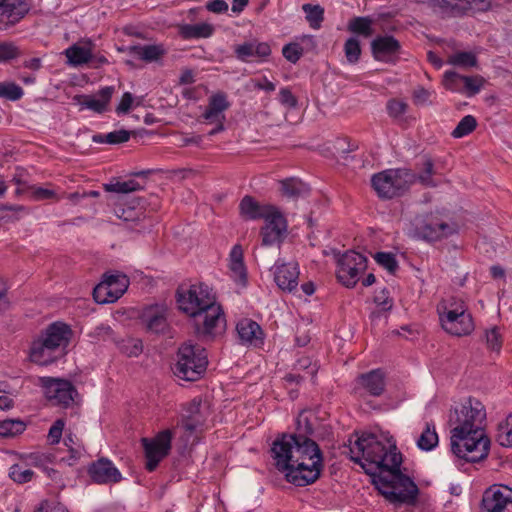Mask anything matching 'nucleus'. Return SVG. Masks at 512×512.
<instances>
[{"instance_id":"nucleus-50","label":"nucleus","mask_w":512,"mask_h":512,"mask_svg":"<svg viewBox=\"0 0 512 512\" xmlns=\"http://www.w3.org/2000/svg\"><path fill=\"white\" fill-rule=\"evenodd\" d=\"M169 450H144L145 468L154 471L158 464L168 456Z\"/></svg>"},{"instance_id":"nucleus-36","label":"nucleus","mask_w":512,"mask_h":512,"mask_svg":"<svg viewBox=\"0 0 512 512\" xmlns=\"http://www.w3.org/2000/svg\"><path fill=\"white\" fill-rule=\"evenodd\" d=\"M181 437V432H175L174 430L165 429L160 431L154 438H141L142 448H171V440L173 435Z\"/></svg>"},{"instance_id":"nucleus-42","label":"nucleus","mask_w":512,"mask_h":512,"mask_svg":"<svg viewBox=\"0 0 512 512\" xmlns=\"http://www.w3.org/2000/svg\"><path fill=\"white\" fill-rule=\"evenodd\" d=\"M302 10L306 14V20L313 29H319L324 21V8L320 5L303 4Z\"/></svg>"},{"instance_id":"nucleus-46","label":"nucleus","mask_w":512,"mask_h":512,"mask_svg":"<svg viewBox=\"0 0 512 512\" xmlns=\"http://www.w3.org/2000/svg\"><path fill=\"white\" fill-rule=\"evenodd\" d=\"M477 127V120L472 115L464 116L457 124L451 135L454 138H462L472 133Z\"/></svg>"},{"instance_id":"nucleus-13","label":"nucleus","mask_w":512,"mask_h":512,"mask_svg":"<svg viewBox=\"0 0 512 512\" xmlns=\"http://www.w3.org/2000/svg\"><path fill=\"white\" fill-rule=\"evenodd\" d=\"M200 400H192L187 407V415L175 428V432H181V440L185 447L195 446L198 444L201 426L203 424V417L200 415Z\"/></svg>"},{"instance_id":"nucleus-27","label":"nucleus","mask_w":512,"mask_h":512,"mask_svg":"<svg viewBox=\"0 0 512 512\" xmlns=\"http://www.w3.org/2000/svg\"><path fill=\"white\" fill-rule=\"evenodd\" d=\"M234 52L240 61L250 62L253 59H266L271 54V48L266 42L250 41L237 45Z\"/></svg>"},{"instance_id":"nucleus-1","label":"nucleus","mask_w":512,"mask_h":512,"mask_svg":"<svg viewBox=\"0 0 512 512\" xmlns=\"http://www.w3.org/2000/svg\"><path fill=\"white\" fill-rule=\"evenodd\" d=\"M346 450L345 455L359 464L371 477V483L380 495L394 505H415L419 488L408 475L401 471L403 456L400 450Z\"/></svg>"},{"instance_id":"nucleus-43","label":"nucleus","mask_w":512,"mask_h":512,"mask_svg":"<svg viewBox=\"0 0 512 512\" xmlns=\"http://www.w3.org/2000/svg\"><path fill=\"white\" fill-rule=\"evenodd\" d=\"M131 132L125 129L115 130L107 134H97L93 136V141L96 143L107 144H121L130 139Z\"/></svg>"},{"instance_id":"nucleus-34","label":"nucleus","mask_w":512,"mask_h":512,"mask_svg":"<svg viewBox=\"0 0 512 512\" xmlns=\"http://www.w3.org/2000/svg\"><path fill=\"white\" fill-rule=\"evenodd\" d=\"M213 33L214 27L209 23L184 24L179 27V34L184 39L209 38Z\"/></svg>"},{"instance_id":"nucleus-59","label":"nucleus","mask_w":512,"mask_h":512,"mask_svg":"<svg viewBox=\"0 0 512 512\" xmlns=\"http://www.w3.org/2000/svg\"><path fill=\"white\" fill-rule=\"evenodd\" d=\"M486 342L487 346L493 351H499L502 346L501 334L497 327H493L492 329L486 332Z\"/></svg>"},{"instance_id":"nucleus-6","label":"nucleus","mask_w":512,"mask_h":512,"mask_svg":"<svg viewBox=\"0 0 512 512\" xmlns=\"http://www.w3.org/2000/svg\"><path fill=\"white\" fill-rule=\"evenodd\" d=\"M415 182L416 173L408 168L386 169L371 178V185L377 196L384 200L405 195Z\"/></svg>"},{"instance_id":"nucleus-30","label":"nucleus","mask_w":512,"mask_h":512,"mask_svg":"<svg viewBox=\"0 0 512 512\" xmlns=\"http://www.w3.org/2000/svg\"><path fill=\"white\" fill-rule=\"evenodd\" d=\"M359 384L372 396H380L385 389V374L381 369H374L358 377Z\"/></svg>"},{"instance_id":"nucleus-20","label":"nucleus","mask_w":512,"mask_h":512,"mask_svg":"<svg viewBox=\"0 0 512 512\" xmlns=\"http://www.w3.org/2000/svg\"><path fill=\"white\" fill-rule=\"evenodd\" d=\"M168 308L164 304H154L143 308L140 319L149 332L160 334L168 329Z\"/></svg>"},{"instance_id":"nucleus-41","label":"nucleus","mask_w":512,"mask_h":512,"mask_svg":"<svg viewBox=\"0 0 512 512\" xmlns=\"http://www.w3.org/2000/svg\"><path fill=\"white\" fill-rule=\"evenodd\" d=\"M461 310L468 311L467 304L461 298L453 296L443 299L437 305L438 316L460 313Z\"/></svg>"},{"instance_id":"nucleus-39","label":"nucleus","mask_w":512,"mask_h":512,"mask_svg":"<svg viewBox=\"0 0 512 512\" xmlns=\"http://www.w3.org/2000/svg\"><path fill=\"white\" fill-rule=\"evenodd\" d=\"M496 441L503 448L512 447V412L497 426Z\"/></svg>"},{"instance_id":"nucleus-32","label":"nucleus","mask_w":512,"mask_h":512,"mask_svg":"<svg viewBox=\"0 0 512 512\" xmlns=\"http://www.w3.org/2000/svg\"><path fill=\"white\" fill-rule=\"evenodd\" d=\"M130 54L147 63L158 61L166 54L162 44L134 45L129 48Z\"/></svg>"},{"instance_id":"nucleus-12","label":"nucleus","mask_w":512,"mask_h":512,"mask_svg":"<svg viewBox=\"0 0 512 512\" xmlns=\"http://www.w3.org/2000/svg\"><path fill=\"white\" fill-rule=\"evenodd\" d=\"M129 279L121 273L104 274L103 280L93 289V298L99 304L117 301L127 290Z\"/></svg>"},{"instance_id":"nucleus-7","label":"nucleus","mask_w":512,"mask_h":512,"mask_svg":"<svg viewBox=\"0 0 512 512\" xmlns=\"http://www.w3.org/2000/svg\"><path fill=\"white\" fill-rule=\"evenodd\" d=\"M208 365L206 350L199 345L185 343L178 348L177 361L172 368L174 375L185 381H197Z\"/></svg>"},{"instance_id":"nucleus-2","label":"nucleus","mask_w":512,"mask_h":512,"mask_svg":"<svg viewBox=\"0 0 512 512\" xmlns=\"http://www.w3.org/2000/svg\"><path fill=\"white\" fill-rule=\"evenodd\" d=\"M179 309L191 317L195 335L208 342L222 336L226 330L224 311L216 296L205 283L192 284L186 291H177Z\"/></svg>"},{"instance_id":"nucleus-25","label":"nucleus","mask_w":512,"mask_h":512,"mask_svg":"<svg viewBox=\"0 0 512 512\" xmlns=\"http://www.w3.org/2000/svg\"><path fill=\"white\" fill-rule=\"evenodd\" d=\"M30 5L26 0H8L0 13V29L6 30L18 23L29 12Z\"/></svg>"},{"instance_id":"nucleus-52","label":"nucleus","mask_w":512,"mask_h":512,"mask_svg":"<svg viewBox=\"0 0 512 512\" xmlns=\"http://www.w3.org/2000/svg\"><path fill=\"white\" fill-rule=\"evenodd\" d=\"M23 96L22 88L12 82H0V97L16 101Z\"/></svg>"},{"instance_id":"nucleus-31","label":"nucleus","mask_w":512,"mask_h":512,"mask_svg":"<svg viewBox=\"0 0 512 512\" xmlns=\"http://www.w3.org/2000/svg\"><path fill=\"white\" fill-rule=\"evenodd\" d=\"M229 259L231 277L234 281L245 285L247 282V271L243 260V249L240 245H235L232 248Z\"/></svg>"},{"instance_id":"nucleus-62","label":"nucleus","mask_w":512,"mask_h":512,"mask_svg":"<svg viewBox=\"0 0 512 512\" xmlns=\"http://www.w3.org/2000/svg\"><path fill=\"white\" fill-rule=\"evenodd\" d=\"M279 101L281 102V104L289 108H296L298 104L297 98L292 94L289 88L280 89Z\"/></svg>"},{"instance_id":"nucleus-17","label":"nucleus","mask_w":512,"mask_h":512,"mask_svg":"<svg viewBox=\"0 0 512 512\" xmlns=\"http://www.w3.org/2000/svg\"><path fill=\"white\" fill-rule=\"evenodd\" d=\"M371 52L377 61L396 63L401 53V44L394 36H377L371 42Z\"/></svg>"},{"instance_id":"nucleus-33","label":"nucleus","mask_w":512,"mask_h":512,"mask_svg":"<svg viewBox=\"0 0 512 512\" xmlns=\"http://www.w3.org/2000/svg\"><path fill=\"white\" fill-rule=\"evenodd\" d=\"M230 107L227 97L224 93H217L209 98L208 106L203 113L205 120L225 119L223 112Z\"/></svg>"},{"instance_id":"nucleus-61","label":"nucleus","mask_w":512,"mask_h":512,"mask_svg":"<svg viewBox=\"0 0 512 512\" xmlns=\"http://www.w3.org/2000/svg\"><path fill=\"white\" fill-rule=\"evenodd\" d=\"M388 114L391 117H399L407 110V104L403 101L392 99L387 103Z\"/></svg>"},{"instance_id":"nucleus-9","label":"nucleus","mask_w":512,"mask_h":512,"mask_svg":"<svg viewBox=\"0 0 512 512\" xmlns=\"http://www.w3.org/2000/svg\"><path fill=\"white\" fill-rule=\"evenodd\" d=\"M366 269L367 258L354 250H349L339 257L336 276L340 283L347 288H352Z\"/></svg>"},{"instance_id":"nucleus-48","label":"nucleus","mask_w":512,"mask_h":512,"mask_svg":"<svg viewBox=\"0 0 512 512\" xmlns=\"http://www.w3.org/2000/svg\"><path fill=\"white\" fill-rule=\"evenodd\" d=\"M25 424L20 420H4L0 423V437H14L25 430Z\"/></svg>"},{"instance_id":"nucleus-5","label":"nucleus","mask_w":512,"mask_h":512,"mask_svg":"<svg viewBox=\"0 0 512 512\" xmlns=\"http://www.w3.org/2000/svg\"><path fill=\"white\" fill-rule=\"evenodd\" d=\"M72 334L70 326L63 322H54L48 325L31 344V361L47 366L63 357L67 353Z\"/></svg>"},{"instance_id":"nucleus-37","label":"nucleus","mask_w":512,"mask_h":512,"mask_svg":"<svg viewBox=\"0 0 512 512\" xmlns=\"http://www.w3.org/2000/svg\"><path fill=\"white\" fill-rule=\"evenodd\" d=\"M455 456V463L463 467L467 463H478L486 459L490 450H451Z\"/></svg>"},{"instance_id":"nucleus-56","label":"nucleus","mask_w":512,"mask_h":512,"mask_svg":"<svg viewBox=\"0 0 512 512\" xmlns=\"http://www.w3.org/2000/svg\"><path fill=\"white\" fill-rule=\"evenodd\" d=\"M282 54L287 61L295 64L303 55V48L298 43H289L283 47Z\"/></svg>"},{"instance_id":"nucleus-18","label":"nucleus","mask_w":512,"mask_h":512,"mask_svg":"<svg viewBox=\"0 0 512 512\" xmlns=\"http://www.w3.org/2000/svg\"><path fill=\"white\" fill-rule=\"evenodd\" d=\"M416 232L423 240L435 242L454 234L456 226L440 221L435 217H428L416 227Z\"/></svg>"},{"instance_id":"nucleus-58","label":"nucleus","mask_w":512,"mask_h":512,"mask_svg":"<svg viewBox=\"0 0 512 512\" xmlns=\"http://www.w3.org/2000/svg\"><path fill=\"white\" fill-rule=\"evenodd\" d=\"M65 422L63 419H57L49 429L48 440L50 445H56L62 437Z\"/></svg>"},{"instance_id":"nucleus-64","label":"nucleus","mask_w":512,"mask_h":512,"mask_svg":"<svg viewBox=\"0 0 512 512\" xmlns=\"http://www.w3.org/2000/svg\"><path fill=\"white\" fill-rule=\"evenodd\" d=\"M133 103V96L130 92H125L121 98V101L119 105L116 107V112L118 114H125L127 113Z\"/></svg>"},{"instance_id":"nucleus-44","label":"nucleus","mask_w":512,"mask_h":512,"mask_svg":"<svg viewBox=\"0 0 512 512\" xmlns=\"http://www.w3.org/2000/svg\"><path fill=\"white\" fill-rule=\"evenodd\" d=\"M121 353L128 357H137L143 351V344L140 339L137 338H126L122 339L117 343Z\"/></svg>"},{"instance_id":"nucleus-53","label":"nucleus","mask_w":512,"mask_h":512,"mask_svg":"<svg viewBox=\"0 0 512 512\" xmlns=\"http://www.w3.org/2000/svg\"><path fill=\"white\" fill-rule=\"evenodd\" d=\"M344 52L348 62L354 64L358 62L361 55L360 42L356 38H349L344 44Z\"/></svg>"},{"instance_id":"nucleus-60","label":"nucleus","mask_w":512,"mask_h":512,"mask_svg":"<svg viewBox=\"0 0 512 512\" xmlns=\"http://www.w3.org/2000/svg\"><path fill=\"white\" fill-rule=\"evenodd\" d=\"M18 55L19 50L13 43H0V62L9 61Z\"/></svg>"},{"instance_id":"nucleus-51","label":"nucleus","mask_w":512,"mask_h":512,"mask_svg":"<svg viewBox=\"0 0 512 512\" xmlns=\"http://www.w3.org/2000/svg\"><path fill=\"white\" fill-rule=\"evenodd\" d=\"M104 189L107 192L130 193L141 189V186L134 180H128L123 182L104 184Z\"/></svg>"},{"instance_id":"nucleus-54","label":"nucleus","mask_w":512,"mask_h":512,"mask_svg":"<svg viewBox=\"0 0 512 512\" xmlns=\"http://www.w3.org/2000/svg\"><path fill=\"white\" fill-rule=\"evenodd\" d=\"M374 259L380 266L387 269L390 273H394L398 268L397 260L392 253L377 252L374 255Z\"/></svg>"},{"instance_id":"nucleus-55","label":"nucleus","mask_w":512,"mask_h":512,"mask_svg":"<svg viewBox=\"0 0 512 512\" xmlns=\"http://www.w3.org/2000/svg\"><path fill=\"white\" fill-rule=\"evenodd\" d=\"M9 476L16 483L22 484L32 479L33 471L30 469L23 470L20 465L14 464L10 467Z\"/></svg>"},{"instance_id":"nucleus-23","label":"nucleus","mask_w":512,"mask_h":512,"mask_svg":"<svg viewBox=\"0 0 512 512\" xmlns=\"http://www.w3.org/2000/svg\"><path fill=\"white\" fill-rule=\"evenodd\" d=\"M286 229V220L277 209L271 218L265 220V225L261 229L262 245L271 246L279 244L284 237Z\"/></svg>"},{"instance_id":"nucleus-3","label":"nucleus","mask_w":512,"mask_h":512,"mask_svg":"<svg viewBox=\"0 0 512 512\" xmlns=\"http://www.w3.org/2000/svg\"><path fill=\"white\" fill-rule=\"evenodd\" d=\"M327 418V412L319 407L302 409L296 418V431L278 434L271 448H319V442L332 435Z\"/></svg>"},{"instance_id":"nucleus-47","label":"nucleus","mask_w":512,"mask_h":512,"mask_svg":"<svg viewBox=\"0 0 512 512\" xmlns=\"http://www.w3.org/2000/svg\"><path fill=\"white\" fill-rule=\"evenodd\" d=\"M435 174L434 163L430 158H427L424 162L423 171L416 174V181L420 182L424 187L434 188L438 183L433 179Z\"/></svg>"},{"instance_id":"nucleus-49","label":"nucleus","mask_w":512,"mask_h":512,"mask_svg":"<svg viewBox=\"0 0 512 512\" xmlns=\"http://www.w3.org/2000/svg\"><path fill=\"white\" fill-rule=\"evenodd\" d=\"M448 63L459 67H475L477 58L472 52H457L449 56Z\"/></svg>"},{"instance_id":"nucleus-38","label":"nucleus","mask_w":512,"mask_h":512,"mask_svg":"<svg viewBox=\"0 0 512 512\" xmlns=\"http://www.w3.org/2000/svg\"><path fill=\"white\" fill-rule=\"evenodd\" d=\"M283 195L290 198H297L308 194L309 187L301 180L289 178L280 181Z\"/></svg>"},{"instance_id":"nucleus-21","label":"nucleus","mask_w":512,"mask_h":512,"mask_svg":"<svg viewBox=\"0 0 512 512\" xmlns=\"http://www.w3.org/2000/svg\"><path fill=\"white\" fill-rule=\"evenodd\" d=\"M88 473L92 481L97 484L118 483L122 479L120 471L107 458H100L93 462L89 466Z\"/></svg>"},{"instance_id":"nucleus-11","label":"nucleus","mask_w":512,"mask_h":512,"mask_svg":"<svg viewBox=\"0 0 512 512\" xmlns=\"http://www.w3.org/2000/svg\"><path fill=\"white\" fill-rule=\"evenodd\" d=\"M486 420L485 406L477 398L468 397L450 409L449 425L483 426Z\"/></svg>"},{"instance_id":"nucleus-22","label":"nucleus","mask_w":512,"mask_h":512,"mask_svg":"<svg viewBox=\"0 0 512 512\" xmlns=\"http://www.w3.org/2000/svg\"><path fill=\"white\" fill-rule=\"evenodd\" d=\"M299 278L298 264L294 262L276 263L274 281L284 292L292 293L297 290Z\"/></svg>"},{"instance_id":"nucleus-29","label":"nucleus","mask_w":512,"mask_h":512,"mask_svg":"<svg viewBox=\"0 0 512 512\" xmlns=\"http://www.w3.org/2000/svg\"><path fill=\"white\" fill-rule=\"evenodd\" d=\"M236 331L242 343L255 346L262 344L263 332L257 322L248 318L241 319L236 325Z\"/></svg>"},{"instance_id":"nucleus-4","label":"nucleus","mask_w":512,"mask_h":512,"mask_svg":"<svg viewBox=\"0 0 512 512\" xmlns=\"http://www.w3.org/2000/svg\"><path fill=\"white\" fill-rule=\"evenodd\" d=\"M271 457L285 480L297 487L317 481L323 467L322 450H303L298 458L293 455V450H271Z\"/></svg>"},{"instance_id":"nucleus-63","label":"nucleus","mask_w":512,"mask_h":512,"mask_svg":"<svg viewBox=\"0 0 512 512\" xmlns=\"http://www.w3.org/2000/svg\"><path fill=\"white\" fill-rule=\"evenodd\" d=\"M374 302L384 311L390 310L393 305L392 299L389 298V293L385 289L375 295Z\"/></svg>"},{"instance_id":"nucleus-28","label":"nucleus","mask_w":512,"mask_h":512,"mask_svg":"<svg viewBox=\"0 0 512 512\" xmlns=\"http://www.w3.org/2000/svg\"><path fill=\"white\" fill-rule=\"evenodd\" d=\"M114 90L115 89L113 86H106L99 90V98L80 95L76 96L74 99L77 100L81 106L87 109H90L96 113H103L107 109V106L111 100Z\"/></svg>"},{"instance_id":"nucleus-8","label":"nucleus","mask_w":512,"mask_h":512,"mask_svg":"<svg viewBox=\"0 0 512 512\" xmlns=\"http://www.w3.org/2000/svg\"><path fill=\"white\" fill-rule=\"evenodd\" d=\"M450 448H490L491 440L483 426L449 425Z\"/></svg>"},{"instance_id":"nucleus-16","label":"nucleus","mask_w":512,"mask_h":512,"mask_svg":"<svg viewBox=\"0 0 512 512\" xmlns=\"http://www.w3.org/2000/svg\"><path fill=\"white\" fill-rule=\"evenodd\" d=\"M439 321L443 330L452 336H466L474 330L472 315L466 310H461L460 313L441 315Z\"/></svg>"},{"instance_id":"nucleus-24","label":"nucleus","mask_w":512,"mask_h":512,"mask_svg":"<svg viewBox=\"0 0 512 512\" xmlns=\"http://www.w3.org/2000/svg\"><path fill=\"white\" fill-rule=\"evenodd\" d=\"M277 208L272 205H261L252 196H244L239 203V212L245 220H268Z\"/></svg>"},{"instance_id":"nucleus-19","label":"nucleus","mask_w":512,"mask_h":512,"mask_svg":"<svg viewBox=\"0 0 512 512\" xmlns=\"http://www.w3.org/2000/svg\"><path fill=\"white\" fill-rule=\"evenodd\" d=\"M482 507L487 512H512V489L488 488L482 497Z\"/></svg>"},{"instance_id":"nucleus-40","label":"nucleus","mask_w":512,"mask_h":512,"mask_svg":"<svg viewBox=\"0 0 512 512\" xmlns=\"http://www.w3.org/2000/svg\"><path fill=\"white\" fill-rule=\"evenodd\" d=\"M373 23V19L368 16L354 17L348 23V30L364 37H370L373 34Z\"/></svg>"},{"instance_id":"nucleus-14","label":"nucleus","mask_w":512,"mask_h":512,"mask_svg":"<svg viewBox=\"0 0 512 512\" xmlns=\"http://www.w3.org/2000/svg\"><path fill=\"white\" fill-rule=\"evenodd\" d=\"M356 437L354 444L357 448H371L373 446H378V448H389L395 449L397 448V442L393 435L388 431H383L381 429H376L374 431H363V432H354L351 437L348 439V443H344V447L350 448L352 444V438Z\"/></svg>"},{"instance_id":"nucleus-10","label":"nucleus","mask_w":512,"mask_h":512,"mask_svg":"<svg viewBox=\"0 0 512 512\" xmlns=\"http://www.w3.org/2000/svg\"><path fill=\"white\" fill-rule=\"evenodd\" d=\"M40 386L44 390L46 399L54 406L70 407L79 396L75 386L65 379L42 377Z\"/></svg>"},{"instance_id":"nucleus-15","label":"nucleus","mask_w":512,"mask_h":512,"mask_svg":"<svg viewBox=\"0 0 512 512\" xmlns=\"http://www.w3.org/2000/svg\"><path fill=\"white\" fill-rule=\"evenodd\" d=\"M434 6L450 16H461L472 12H486L491 9V0H433Z\"/></svg>"},{"instance_id":"nucleus-35","label":"nucleus","mask_w":512,"mask_h":512,"mask_svg":"<svg viewBox=\"0 0 512 512\" xmlns=\"http://www.w3.org/2000/svg\"><path fill=\"white\" fill-rule=\"evenodd\" d=\"M68 63L72 66H81L92 60V49L88 46L74 44L65 50Z\"/></svg>"},{"instance_id":"nucleus-26","label":"nucleus","mask_w":512,"mask_h":512,"mask_svg":"<svg viewBox=\"0 0 512 512\" xmlns=\"http://www.w3.org/2000/svg\"><path fill=\"white\" fill-rule=\"evenodd\" d=\"M464 83V87L467 90L468 96H473L480 92L481 88L485 83V79L482 76H461L455 71H446L444 74V86L450 90H456L458 88V82Z\"/></svg>"},{"instance_id":"nucleus-57","label":"nucleus","mask_w":512,"mask_h":512,"mask_svg":"<svg viewBox=\"0 0 512 512\" xmlns=\"http://www.w3.org/2000/svg\"><path fill=\"white\" fill-rule=\"evenodd\" d=\"M115 213L117 217L123 219L126 222L132 221H139L141 219V216H144V213L141 210H136L135 208L128 207H117L115 209Z\"/></svg>"},{"instance_id":"nucleus-45","label":"nucleus","mask_w":512,"mask_h":512,"mask_svg":"<svg viewBox=\"0 0 512 512\" xmlns=\"http://www.w3.org/2000/svg\"><path fill=\"white\" fill-rule=\"evenodd\" d=\"M438 445V435L434 425L427 424L417 440V446L421 449H431Z\"/></svg>"}]
</instances>
